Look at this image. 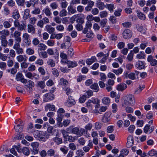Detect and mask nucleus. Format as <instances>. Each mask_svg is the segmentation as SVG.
<instances>
[{"instance_id": "1", "label": "nucleus", "mask_w": 157, "mask_h": 157, "mask_svg": "<svg viewBox=\"0 0 157 157\" xmlns=\"http://www.w3.org/2000/svg\"><path fill=\"white\" fill-rule=\"evenodd\" d=\"M121 105L125 107L128 105H132L135 103V99L133 95L128 94L124 96L121 98Z\"/></svg>"}, {"instance_id": "2", "label": "nucleus", "mask_w": 157, "mask_h": 157, "mask_svg": "<svg viewBox=\"0 0 157 157\" xmlns=\"http://www.w3.org/2000/svg\"><path fill=\"white\" fill-rule=\"evenodd\" d=\"M14 24L15 27L17 28L18 30L21 31L25 30L26 27L25 23L23 21L20 22L18 20H16L14 21Z\"/></svg>"}, {"instance_id": "3", "label": "nucleus", "mask_w": 157, "mask_h": 157, "mask_svg": "<svg viewBox=\"0 0 157 157\" xmlns=\"http://www.w3.org/2000/svg\"><path fill=\"white\" fill-rule=\"evenodd\" d=\"M85 132V130L84 128H81L80 129L78 127H75L73 126L72 133L76 135L79 136H81Z\"/></svg>"}, {"instance_id": "4", "label": "nucleus", "mask_w": 157, "mask_h": 157, "mask_svg": "<svg viewBox=\"0 0 157 157\" xmlns=\"http://www.w3.org/2000/svg\"><path fill=\"white\" fill-rule=\"evenodd\" d=\"M111 112H106L102 117L101 120L102 121L105 123H110L111 119Z\"/></svg>"}, {"instance_id": "5", "label": "nucleus", "mask_w": 157, "mask_h": 157, "mask_svg": "<svg viewBox=\"0 0 157 157\" xmlns=\"http://www.w3.org/2000/svg\"><path fill=\"white\" fill-rule=\"evenodd\" d=\"M23 41L25 43L26 45L29 46L31 44V40L30 39V36L27 33L23 34L22 35Z\"/></svg>"}, {"instance_id": "6", "label": "nucleus", "mask_w": 157, "mask_h": 157, "mask_svg": "<svg viewBox=\"0 0 157 157\" xmlns=\"http://www.w3.org/2000/svg\"><path fill=\"white\" fill-rule=\"evenodd\" d=\"M84 15L81 14H78L73 16L74 19H76V21L78 23L83 24L84 22L83 17Z\"/></svg>"}, {"instance_id": "7", "label": "nucleus", "mask_w": 157, "mask_h": 157, "mask_svg": "<svg viewBox=\"0 0 157 157\" xmlns=\"http://www.w3.org/2000/svg\"><path fill=\"white\" fill-rule=\"evenodd\" d=\"M55 96L53 94L48 93L45 94L43 97V101L45 102H47L54 100Z\"/></svg>"}, {"instance_id": "8", "label": "nucleus", "mask_w": 157, "mask_h": 157, "mask_svg": "<svg viewBox=\"0 0 157 157\" xmlns=\"http://www.w3.org/2000/svg\"><path fill=\"white\" fill-rule=\"evenodd\" d=\"M31 146L32 147V151L34 154H36L38 153V147L39 145V143L37 142H33L31 144Z\"/></svg>"}, {"instance_id": "9", "label": "nucleus", "mask_w": 157, "mask_h": 157, "mask_svg": "<svg viewBox=\"0 0 157 157\" xmlns=\"http://www.w3.org/2000/svg\"><path fill=\"white\" fill-rule=\"evenodd\" d=\"M76 102L72 97L71 96L68 97V98L66 101L65 102V105L66 106L68 107H71L72 105L75 104Z\"/></svg>"}, {"instance_id": "10", "label": "nucleus", "mask_w": 157, "mask_h": 157, "mask_svg": "<svg viewBox=\"0 0 157 157\" xmlns=\"http://www.w3.org/2000/svg\"><path fill=\"white\" fill-rule=\"evenodd\" d=\"M132 36V33L129 29H125L123 33V36L124 39H128L131 38Z\"/></svg>"}, {"instance_id": "11", "label": "nucleus", "mask_w": 157, "mask_h": 157, "mask_svg": "<svg viewBox=\"0 0 157 157\" xmlns=\"http://www.w3.org/2000/svg\"><path fill=\"white\" fill-rule=\"evenodd\" d=\"M16 80L17 81H20L22 82L26 83L27 82V80L25 79L22 73H18L16 75Z\"/></svg>"}, {"instance_id": "12", "label": "nucleus", "mask_w": 157, "mask_h": 157, "mask_svg": "<svg viewBox=\"0 0 157 157\" xmlns=\"http://www.w3.org/2000/svg\"><path fill=\"white\" fill-rule=\"evenodd\" d=\"M139 72L137 71H135L134 72L130 73L128 75V77L130 79L134 80L138 78V76Z\"/></svg>"}, {"instance_id": "13", "label": "nucleus", "mask_w": 157, "mask_h": 157, "mask_svg": "<svg viewBox=\"0 0 157 157\" xmlns=\"http://www.w3.org/2000/svg\"><path fill=\"white\" fill-rule=\"evenodd\" d=\"M13 48L15 50L18 55L22 54L24 52L23 49L20 47V45H14Z\"/></svg>"}, {"instance_id": "14", "label": "nucleus", "mask_w": 157, "mask_h": 157, "mask_svg": "<svg viewBox=\"0 0 157 157\" xmlns=\"http://www.w3.org/2000/svg\"><path fill=\"white\" fill-rule=\"evenodd\" d=\"M27 32L28 33L32 34H35L36 33V28L33 25L29 24L27 25Z\"/></svg>"}, {"instance_id": "15", "label": "nucleus", "mask_w": 157, "mask_h": 157, "mask_svg": "<svg viewBox=\"0 0 157 157\" xmlns=\"http://www.w3.org/2000/svg\"><path fill=\"white\" fill-rule=\"evenodd\" d=\"M9 32L7 29H4L0 31V36L1 39L6 38V36L9 34Z\"/></svg>"}, {"instance_id": "16", "label": "nucleus", "mask_w": 157, "mask_h": 157, "mask_svg": "<svg viewBox=\"0 0 157 157\" xmlns=\"http://www.w3.org/2000/svg\"><path fill=\"white\" fill-rule=\"evenodd\" d=\"M17 61L19 62H26L28 59V57L26 55H19L17 57Z\"/></svg>"}, {"instance_id": "17", "label": "nucleus", "mask_w": 157, "mask_h": 157, "mask_svg": "<svg viewBox=\"0 0 157 157\" xmlns=\"http://www.w3.org/2000/svg\"><path fill=\"white\" fill-rule=\"evenodd\" d=\"M136 67L139 69H144L145 67V64L143 61H139L137 62L136 64Z\"/></svg>"}, {"instance_id": "18", "label": "nucleus", "mask_w": 157, "mask_h": 157, "mask_svg": "<svg viewBox=\"0 0 157 157\" xmlns=\"http://www.w3.org/2000/svg\"><path fill=\"white\" fill-rule=\"evenodd\" d=\"M46 31L49 34L52 33L55 31V29L50 25H47L45 27Z\"/></svg>"}, {"instance_id": "19", "label": "nucleus", "mask_w": 157, "mask_h": 157, "mask_svg": "<svg viewBox=\"0 0 157 157\" xmlns=\"http://www.w3.org/2000/svg\"><path fill=\"white\" fill-rule=\"evenodd\" d=\"M133 137L131 136H129L127 138V142L126 144L127 146L129 147L133 144Z\"/></svg>"}, {"instance_id": "20", "label": "nucleus", "mask_w": 157, "mask_h": 157, "mask_svg": "<svg viewBox=\"0 0 157 157\" xmlns=\"http://www.w3.org/2000/svg\"><path fill=\"white\" fill-rule=\"evenodd\" d=\"M127 88V85L125 83H121L117 86V89L119 91H123Z\"/></svg>"}, {"instance_id": "21", "label": "nucleus", "mask_w": 157, "mask_h": 157, "mask_svg": "<svg viewBox=\"0 0 157 157\" xmlns=\"http://www.w3.org/2000/svg\"><path fill=\"white\" fill-rule=\"evenodd\" d=\"M92 24L91 21H87L86 23V27L83 30V33H86L88 31V29H90L91 28Z\"/></svg>"}, {"instance_id": "22", "label": "nucleus", "mask_w": 157, "mask_h": 157, "mask_svg": "<svg viewBox=\"0 0 157 157\" xmlns=\"http://www.w3.org/2000/svg\"><path fill=\"white\" fill-rule=\"evenodd\" d=\"M47 48V46L43 43H40L38 45V52L44 51Z\"/></svg>"}, {"instance_id": "23", "label": "nucleus", "mask_w": 157, "mask_h": 157, "mask_svg": "<svg viewBox=\"0 0 157 157\" xmlns=\"http://www.w3.org/2000/svg\"><path fill=\"white\" fill-rule=\"evenodd\" d=\"M67 65L68 68H73L77 66V63L75 61L67 60Z\"/></svg>"}, {"instance_id": "24", "label": "nucleus", "mask_w": 157, "mask_h": 157, "mask_svg": "<svg viewBox=\"0 0 157 157\" xmlns=\"http://www.w3.org/2000/svg\"><path fill=\"white\" fill-rule=\"evenodd\" d=\"M96 6L100 10H102L105 7L104 3L102 2H97Z\"/></svg>"}, {"instance_id": "25", "label": "nucleus", "mask_w": 157, "mask_h": 157, "mask_svg": "<svg viewBox=\"0 0 157 157\" xmlns=\"http://www.w3.org/2000/svg\"><path fill=\"white\" fill-rule=\"evenodd\" d=\"M43 11L47 17H50L52 13L50 10L48 6H47L46 8L43 10Z\"/></svg>"}, {"instance_id": "26", "label": "nucleus", "mask_w": 157, "mask_h": 157, "mask_svg": "<svg viewBox=\"0 0 157 157\" xmlns=\"http://www.w3.org/2000/svg\"><path fill=\"white\" fill-rule=\"evenodd\" d=\"M37 87H40L41 89H43L45 86V84L44 81H38L37 82L36 84Z\"/></svg>"}, {"instance_id": "27", "label": "nucleus", "mask_w": 157, "mask_h": 157, "mask_svg": "<svg viewBox=\"0 0 157 157\" xmlns=\"http://www.w3.org/2000/svg\"><path fill=\"white\" fill-rule=\"evenodd\" d=\"M47 64L51 67H54L56 65L55 62L54 60L52 59H49L47 61Z\"/></svg>"}, {"instance_id": "28", "label": "nucleus", "mask_w": 157, "mask_h": 157, "mask_svg": "<svg viewBox=\"0 0 157 157\" xmlns=\"http://www.w3.org/2000/svg\"><path fill=\"white\" fill-rule=\"evenodd\" d=\"M20 16V15L17 9H15L13 13L12 16L13 18L15 19H17L19 18Z\"/></svg>"}, {"instance_id": "29", "label": "nucleus", "mask_w": 157, "mask_h": 157, "mask_svg": "<svg viewBox=\"0 0 157 157\" xmlns=\"http://www.w3.org/2000/svg\"><path fill=\"white\" fill-rule=\"evenodd\" d=\"M45 110L47 111L48 110L50 111H55V107L53 105H51L50 104H47L45 106Z\"/></svg>"}, {"instance_id": "30", "label": "nucleus", "mask_w": 157, "mask_h": 157, "mask_svg": "<svg viewBox=\"0 0 157 157\" xmlns=\"http://www.w3.org/2000/svg\"><path fill=\"white\" fill-rule=\"evenodd\" d=\"M106 8L110 11L111 13L113 12L114 9H115L114 5L113 3L107 4Z\"/></svg>"}, {"instance_id": "31", "label": "nucleus", "mask_w": 157, "mask_h": 157, "mask_svg": "<svg viewBox=\"0 0 157 157\" xmlns=\"http://www.w3.org/2000/svg\"><path fill=\"white\" fill-rule=\"evenodd\" d=\"M38 53L39 55L43 58H47L48 57V56L47 52L44 51L40 52Z\"/></svg>"}, {"instance_id": "32", "label": "nucleus", "mask_w": 157, "mask_h": 157, "mask_svg": "<svg viewBox=\"0 0 157 157\" xmlns=\"http://www.w3.org/2000/svg\"><path fill=\"white\" fill-rule=\"evenodd\" d=\"M30 11L28 9L25 10L24 11V14L23 16V18L24 20H26L29 17Z\"/></svg>"}, {"instance_id": "33", "label": "nucleus", "mask_w": 157, "mask_h": 157, "mask_svg": "<svg viewBox=\"0 0 157 157\" xmlns=\"http://www.w3.org/2000/svg\"><path fill=\"white\" fill-rule=\"evenodd\" d=\"M90 87L91 89L94 90V91L96 92H98L99 89L98 84L97 83H95L91 85Z\"/></svg>"}, {"instance_id": "34", "label": "nucleus", "mask_w": 157, "mask_h": 157, "mask_svg": "<svg viewBox=\"0 0 157 157\" xmlns=\"http://www.w3.org/2000/svg\"><path fill=\"white\" fill-rule=\"evenodd\" d=\"M144 85H139V87L136 89L135 91V94H139L140 92H141V91L144 89Z\"/></svg>"}, {"instance_id": "35", "label": "nucleus", "mask_w": 157, "mask_h": 157, "mask_svg": "<svg viewBox=\"0 0 157 157\" xmlns=\"http://www.w3.org/2000/svg\"><path fill=\"white\" fill-rule=\"evenodd\" d=\"M67 10L68 12L71 14L75 13L77 12L75 9L74 8L73 6L71 5L68 6Z\"/></svg>"}, {"instance_id": "36", "label": "nucleus", "mask_w": 157, "mask_h": 157, "mask_svg": "<svg viewBox=\"0 0 157 157\" xmlns=\"http://www.w3.org/2000/svg\"><path fill=\"white\" fill-rule=\"evenodd\" d=\"M68 82L67 81L63 78H61L60 79L59 84L60 85L65 86L68 84Z\"/></svg>"}, {"instance_id": "37", "label": "nucleus", "mask_w": 157, "mask_h": 157, "mask_svg": "<svg viewBox=\"0 0 157 157\" xmlns=\"http://www.w3.org/2000/svg\"><path fill=\"white\" fill-rule=\"evenodd\" d=\"M25 52L27 54L31 55L34 54L35 51L34 49L31 48H28L26 49Z\"/></svg>"}, {"instance_id": "38", "label": "nucleus", "mask_w": 157, "mask_h": 157, "mask_svg": "<svg viewBox=\"0 0 157 157\" xmlns=\"http://www.w3.org/2000/svg\"><path fill=\"white\" fill-rule=\"evenodd\" d=\"M74 53V51L73 49L72 48H69L67 52V54L68 56L70 57H72Z\"/></svg>"}, {"instance_id": "39", "label": "nucleus", "mask_w": 157, "mask_h": 157, "mask_svg": "<svg viewBox=\"0 0 157 157\" xmlns=\"http://www.w3.org/2000/svg\"><path fill=\"white\" fill-rule=\"evenodd\" d=\"M146 56L144 54V53L143 52H141L140 53L136 55V58L139 59H145Z\"/></svg>"}, {"instance_id": "40", "label": "nucleus", "mask_w": 157, "mask_h": 157, "mask_svg": "<svg viewBox=\"0 0 157 157\" xmlns=\"http://www.w3.org/2000/svg\"><path fill=\"white\" fill-rule=\"evenodd\" d=\"M11 22L9 21H4L3 22L4 27L6 29H8L10 28L11 26Z\"/></svg>"}, {"instance_id": "41", "label": "nucleus", "mask_w": 157, "mask_h": 157, "mask_svg": "<svg viewBox=\"0 0 157 157\" xmlns=\"http://www.w3.org/2000/svg\"><path fill=\"white\" fill-rule=\"evenodd\" d=\"M128 106V105L126 106V107H124L125 108V111L128 113H132L134 111L133 109L131 107Z\"/></svg>"}, {"instance_id": "42", "label": "nucleus", "mask_w": 157, "mask_h": 157, "mask_svg": "<svg viewBox=\"0 0 157 157\" xmlns=\"http://www.w3.org/2000/svg\"><path fill=\"white\" fill-rule=\"evenodd\" d=\"M57 113V117L56 118V120L58 123H60L62 121L64 117V115L62 113Z\"/></svg>"}, {"instance_id": "43", "label": "nucleus", "mask_w": 157, "mask_h": 157, "mask_svg": "<svg viewBox=\"0 0 157 157\" xmlns=\"http://www.w3.org/2000/svg\"><path fill=\"white\" fill-rule=\"evenodd\" d=\"M102 103L105 105H108L110 102V100L108 97H104L102 99Z\"/></svg>"}, {"instance_id": "44", "label": "nucleus", "mask_w": 157, "mask_h": 157, "mask_svg": "<svg viewBox=\"0 0 157 157\" xmlns=\"http://www.w3.org/2000/svg\"><path fill=\"white\" fill-rule=\"evenodd\" d=\"M53 141L57 144L59 145L63 143V140L61 138L58 137H55L53 139Z\"/></svg>"}, {"instance_id": "45", "label": "nucleus", "mask_w": 157, "mask_h": 157, "mask_svg": "<svg viewBox=\"0 0 157 157\" xmlns=\"http://www.w3.org/2000/svg\"><path fill=\"white\" fill-rule=\"evenodd\" d=\"M123 70L121 68H119L118 69L116 70L113 69V72L115 73L117 75H118L121 74L123 72Z\"/></svg>"}, {"instance_id": "46", "label": "nucleus", "mask_w": 157, "mask_h": 157, "mask_svg": "<svg viewBox=\"0 0 157 157\" xmlns=\"http://www.w3.org/2000/svg\"><path fill=\"white\" fill-rule=\"evenodd\" d=\"M22 152L25 155L28 156L30 154V151L28 148L25 147L22 149Z\"/></svg>"}, {"instance_id": "47", "label": "nucleus", "mask_w": 157, "mask_h": 157, "mask_svg": "<svg viewBox=\"0 0 157 157\" xmlns=\"http://www.w3.org/2000/svg\"><path fill=\"white\" fill-rule=\"evenodd\" d=\"M64 42L65 43H67V44L71 45V38L68 36H66L64 38Z\"/></svg>"}, {"instance_id": "48", "label": "nucleus", "mask_w": 157, "mask_h": 157, "mask_svg": "<svg viewBox=\"0 0 157 157\" xmlns=\"http://www.w3.org/2000/svg\"><path fill=\"white\" fill-rule=\"evenodd\" d=\"M109 52H108L107 54H105L104 56L100 60L99 62L102 63H105L106 61L107 58L109 56Z\"/></svg>"}, {"instance_id": "49", "label": "nucleus", "mask_w": 157, "mask_h": 157, "mask_svg": "<svg viewBox=\"0 0 157 157\" xmlns=\"http://www.w3.org/2000/svg\"><path fill=\"white\" fill-rule=\"evenodd\" d=\"M60 5L62 9H65L67 7L68 3L66 0H63L60 2Z\"/></svg>"}, {"instance_id": "50", "label": "nucleus", "mask_w": 157, "mask_h": 157, "mask_svg": "<svg viewBox=\"0 0 157 157\" xmlns=\"http://www.w3.org/2000/svg\"><path fill=\"white\" fill-rule=\"evenodd\" d=\"M67 11L65 9H62L60 11L59 16L61 17H64L67 15Z\"/></svg>"}, {"instance_id": "51", "label": "nucleus", "mask_w": 157, "mask_h": 157, "mask_svg": "<svg viewBox=\"0 0 157 157\" xmlns=\"http://www.w3.org/2000/svg\"><path fill=\"white\" fill-rule=\"evenodd\" d=\"M52 72L53 75L55 77H58L59 75V73L58 70L56 68H53L52 69Z\"/></svg>"}, {"instance_id": "52", "label": "nucleus", "mask_w": 157, "mask_h": 157, "mask_svg": "<svg viewBox=\"0 0 157 157\" xmlns=\"http://www.w3.org/2000/svg\"><path fill=\"white\" fill-rule=\"evenodd\" d=\"M26 83H28V86L29 87V90H31V88L32 87H33L35 86V84L34 82L32 81L29 80L28 81H27Z\"/></svg>"}, {"instance_id": "53", "label": "nucleus", "mask_w": 157, "mask_h": 157, "mask_svg": "<svg viewBox=\"0 0 157 157\" xmlns=\"http://www.w3.org/2000/svg\"><path fill=\"white\" fill-rule=\"evenodd\" d=\"M60 149L64 154H66L68 150V148L65 146L61 147Z\"/></svg>"}, {"instance_id": "54", "label": "nucleus", "mask_w": 157, "mask_h": 157, "mask_svg": "<svg viewBox=\"0 0 157 157\" xmlns=\"http://www.w3.org/2000/svg\"><path fill=\"white\" fill-rule=\"evenodd\" d=\"M58 4L56 2H52L50 4L51 8L53 10L57 9L58 7Z\"/></svg>"}, {"instance_id": "55", "label": "nucleus", "mask_w": 157, "mask_h": 157, "mask_svg": "<svg viewBox=\"0 0 157 157\" xmlns=\"http://www.w3.org/2000/svg\"><path fill=\"white\" fill-rule=\"evenodd\" d=\"M14 128L16 132H20L22 131L23 128L22 125L20 126V125H18V124H16L14 126Z\"/></svg>"}, {"instance_id": "56", "label": "nucleus", "mask_w": 157, "mask_h": 157, "mask_svg": "<svg viewBox=\"0 0 157 157\" xmlns=\"http://www.w3.org/2000/svg\"><path fill=\"white\" fill-rule=\"evenodd\" d=\"M93 127V125L91 123H89L87 124L85 126V131L89 130L90 131L91 130L92 128Z\"/></svg>"}, {"instance_id": "57", "label": "nucleus", "mask_w": 157, "mask_h": 157, "mask_svg": "<svg viewBox=\"0 0 157 157\" xmlns=\"http://www.w3.org/2000/svg\"><path fill=\"white\" fill-rule=\"evenodd\" d=\"M108 14V13L106 11H102L100 13V16L101 18L106 17Z\"/></svg>"}, {"instance_id": "58", "label": "nucleus", "mask_w": 157, "mask_h": 157, "mask_svg": "<svg viewBox=\"0 0 157 157\" xmlns=\"http://www.w3.org/2000/svg\"><path fill=\"white\" fill-rule=\"evenodd\" d=\"M35 63L40 66H42L44 63V61L42 59L39 58L36 61Z\"/></svg>"}, {"instance_id": "59", "label": "nucleus", "mask_w": 157, "mask_h": 157, "mask_svg": "<svg viewBox=\"0 0 157 157\" xmlns=\"http://www.w3.org/2000/svg\"><path fill=\"white\" fill-rule=\"evenodd\" d=\"M47 131L48 133L53 134L55 130L53 126H50L48 128Z\"/></svg>"}, {"instance_id": "60", "label": "nucleus", "mask_w": 157, "mask_h": 157, "mask_svg": "<svg viewBox=\"0 0 157 157\" xmlns=\"http://www.w3.org/2000/svg\"><path fill=\"white\" fill-rule=\"evenodd\" d=\"M148 154L150 156H153L157 155V151H156L154 149H152L149 151Z\"/></svg>"}, {"instance_id": "61", "label": "nucleus", "mask_w": 157, "mask_h": 157, "mask_svg": "<svg viewBox=\"0 0 157 157\" xmlns=\"http://www.w3.org/2000/svg\"><path fill=\"white\" fill-rule=\"evenodd\" d=\"M138 16L140 19H141L142 20H145L146 17L145 15L140 12H139L137 13Z\"/></svg>"}, {"instance_id": "62", "label": "nucleus", "mask_w": 157, "mask_h": 157, "mask_svg": "<svg viewBox=\"0 0 157 157\" xmlns=\"http://www.w3.org/2000/svg\"><path fill=\"white\" fill-rule=\"evenodd\" d=\"M62 72L64 73H67L69 71V69L66 67H60L58 68Z\"/></svg>"}, {"instance_id": "63", "label": "nucleus", "mask_w": 157, "mask_h": 157, "mask_svg": "<svg viewBox=\"0 0 157 157\" xmlns=\"http://www.w3.org/2000/svg\"><path fill=\"white\" fill-rule=\"evenodd\" d=\"M40 41L37 38H34L32 41V43L35 46L38 45L40 44Z\"/></svg>"}, {"instance_id": "64", "label": "nucleus", "mask_w": 157, "mask_h": 157, "mask_svg": "<svg viewBox=\"0 0 157 157\" xmlns=\"http://www.w3.org/2000/svg\"><path fill=\"white\" fill-rule=\"evenodd\" d=\"M47 154L48 156H53L55 155V151L52 149H50L47 151Z\"/></svg>"}]
</instances>
